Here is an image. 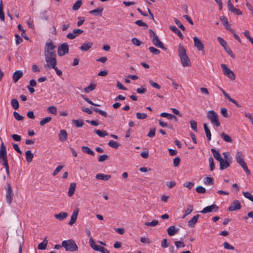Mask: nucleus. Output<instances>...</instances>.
Returning <instances> with one entry per match:
<instances>
[{"label":"nucleus","instance_id":"obj_41","mask_svg":"<svg viewBox=\"0 0 253 253\" xmlns=\"http://www.w3.org/2000/svg\"><path fill=\"white\" fill-rule=\"evenodd\" d=\"M0 19L2 21H4L5 19L4 13L3 11L2 3L1 0L0 1Z\"/></svg>","mask_w":253,"mask_h":253},{"label":"nucleus","instance_id":"obj_53","mask_svg":"<svg viewBox=\"0 0 253 253\" xmlns=\"http://www.w3.org/2000/svg\"><path fill=\"white\" fill-rule=\"evenodd\" d=\"M244 196L253 202V196L249 192H243Z\"/></svg>","mask_w":253,"mask_h":253},{"label":"nucleus","instance_id":"obj_46","mask_svg":"<svg viewBox=\"0 0 253 253\" xmlns=\"http://www.w3.org/2000/svg\"><path fill=\"white\" fill-rule=\"evenodd\" d=\"M159 223V222L157 220H153L151 222H146L145 223V225L147 226H155L157 225H158Z\"/></svg>","mask_w":253,"mask_h":253},{"label":"nucleus","instance_id":"obj_1","mask_svg":"<svg viewBox=\"0 0 253 253\" xmlns=\"http://www.w3.org/2000/svg\"><path fill=\"white\" fill-rule=\"evenodd\" d=\"M178 54L183 67H190L191 65V61L187 55L186 49L181 44L178 47Z\"/></svg>","mask_w":253,"mask_h":253},{"label":"nucleus","instance_id":"obj_13","mask_svg":"<svg viewBox=\"0 0 253 253\" xmlns=\"http://www.w3.org/2000/svg\"><path fill=\"white\" fill-rule=\"evenodd\" d=\"M152 42L154 45L158 48H161L165 50L167 48L164 45L163 42L160 40L158 36H155L152 39Z\"/></svg>","mask_w":253,"mask_h":253},{"label":"nucleus","instance_id":"obj_51","mask_svg":"<svg viewBox=\"0 0 253 253\" xmlns=\"http://www.w3.org/2000/svg\"><path fill=\"white\" fill-rule=\"evenodd\" d=\"M190 124L191 125V127L193 129V130L197 132V122L195 121L192 120L190 122Z\"/></svg>","mask_w":253,"mask_h":253},{"label":"nucleus","instance_id":"obj_40","mask_svg":"<svg viewBox=\"0 0 253 253\" xmlns=\"http://www.w3.org/2000/svg\"><path fill=\"white\" fill-rule=\"evenodd\" d=\"M82 4V0H77L73 5V9L74 10H78Z\"/></svg>","mask_w":253,"mask_h":253},{"label":"nucleus","instance_id":"obj_52","mask_svg":"<svg viewBox=\"0 0 253 253\" xmlns=\"http://www.w3.org/2000/svg\"><path fill=\"white\" fill-rule=\"evenodd\" d=\"M136 117L138 119L143 120L147 118V115L145 113H137L136 114Z\"/></svg>","mask_w":253,"mask_h":253},{"label":"nucleus","instance_id":"obj_9","mask_svg":"<svg viewBox=\"0 0 253 253\" xmlns=\"http://www.w3.org/2000/svg\"><path fill=\"white\" fill-rule=\"evenodd\" d=\"M69 52V46L67 42H64L59 45L58 48V55L62 56Z\"/></svg>","mask_w":253,"mask_h":253},{"label":"nucleus","instance_id":"obj_27","mask_svg":"<svg viewBox=\"0 0 253 253\" xmlns=\"http://www.w3.org/2000/svg\"><path fill=\"white\" fill-rule=\"evenodd\" d=\"M103 10V8L102 7L97 8L95 9L92 10L90 11L89 13L94 15H98L101 16L102 12Z\"/></svg>","mask_w":253,"mask_h":253},{"label":"nucleus","instance_id":"obj_18","mask_svg":"<svg viewBox=\"0 0 253 253\" xmlns=\"http://www.w3.org/2000/svg\"><path fill=\"white\" fill-rule=\"evenodd\" d=\"M59 139L61 142H64L67 140L68 133L65 130H61L59 134Z\"/></svg>","mask_w":253,"mask_h":253},{"label":"nucleus","instance_id":"obj_28","mask_svg":"<svg viewBox=\"0 0 253 253\" xmlns=\"http://www.w3.org/2000/svg\"><path fill=\"white\" fill-rule=\"evenodd\" d=\"M81 149L84 153H86L93 156L95 155L94 152L87 146H82Z\"/></svg>","mask_w":253,"mask_h":253},{"label":"nucleus","instance_id":"obj_22","mask_svg":"<svg viewBox=\"0 0 253 253\" xmlns=\"http://www.w3.org/2000/svg\"><path fill=\"white\" fill-rule=\"evenodd\" d=\"M169 29L173 32L175 34H177V36L181 39L183 40L184 37L182 34L180 30H179L177 27L175 26H171L169 27Z\"/></svg>","mask_w":253,"mask_h":253},{"label":"nucleus","instance_id":"obj_35","mask_svg":"<svg viewBox=\"0 0 253 253\" xmlns=\"http://www.w3.org/2000/svg\"><path fill=\"white\" fill-rule=\"evenodd\" d=\"M96 84H90L88 86L84 88V91L86 93H89L90 91L94 90L95 88Z\"/></svg>","mask_w":253,"mask_h":253},{"label":"nucleus","instance_id":"obj_37","mask_svg":"<svg viewBox=\"0 0 253 253\" xmlns=\"http://www.w3.org/2000/svg\"><path fill=\"white\" fill-rule=\"evenodd\" d=\"M108 145L115 149H118L120 144L114 140H110L108 143Z\"/></svg>","mask_w":253,"mask_h":253},{"label":"nucleus","instance_id":"obj_38","mask_svg":"<svg viewBox=\"0 0 253 253\" xmlns=\"http://www.w3.org/2000/svg\"><path fill=\"white\" fill-rule=\"evenodd\" d=\"M221 137L223 138V139L227 142H231L232 141V139L228 134L225 133L224 132H222L221 134Z\"/></svg>","mask_w":253,"mask_h":253},{"label":"nucleus","instance_id":"obj_44","mask_svg":"<svg viewBox=\"0 0 253 253\" xmlns=\"http://www.w3.org/2000/svg\"><path fill=\"white\" fill-rule=\"evenodd\" d=\"M149 50L152 53H153L155 55H158L161 52V51L159 49H158L156 48L153 47V46L149 47Z\"/></svg>","mask_w":253,"mask_h":253},{"label":"nucleus","instance_id":"obj_30","mask_svg":"<svg viewBox=\"0 0 253 253\" xmlns=\"http://www.w3.org/2000/svg\"><path fill=\"white\" fill-rule=\"evenodd\" d=\"M26 155V161L28 163H30L32 162L33 158L34 157L33 154L32 153L31 150H28L25 153Z\"/></svg>","mask_w":253,"mask_h":253},{"label":"nucleus","instance_id":"obj_29","mask_svg":"<svg viewBox=\"0 0 253 253\" xmlns=\"http://www.w3.org/2000/svg\"><path fill=\"white\" fill-rule=\"evenodd\" d=\"M67 216L68 213L65 212H61L55 215V218L59 220H62Z\"/></svg>","mask_w":253,"mask_h":253},{"label":"nucleus","instance_id":"obj_50","mask_svg":"<svg viewBox=\"0 0 253 253\" xmlns=\"http://www.w3.org/2000/svg\"><path fill=\"white\" fill-rule=\"evenodd\" d=\"M81 96L82 97L85 101H86L87 103H88L89 104H91L92 105H93V106H99L100 105H98V104H95L92 101H91L90 100H89L87 97H86L84 95H83L82 94L81 95Z\"/></svg>","mask_w":253,"mask_h":253},{"label":"nucleus","instance_id":"obj_8","mask_svg":"<svg viewBox=\"0 0 253 253\" xmlns=\"http://www.w3.org/2000/svg\"><path fill=\"white\" fill-rule=\"evenodd\" d=\"M221 67L223 71V74L225 76L229 78L231 80L233 81L235 79V76L234 72L228 68L226 65L222 64Z\"/></svg>","mask_w":253,"mask_h":253},{"label":"nucleus","instance_id":"obj_4","mask_svg":"<svg viewBox=\"0 0 253 253\" xmlns=\"http://www.w3.org/2000/svg\"><path fill=\"white\" fill-rule=\"evenodd\" d=\"M0 163L3 167L8 165L6 148L3 142L1 143L0 147Z\"/></svg>","mask_w":253,"mask_h":253},{"label":"nucleus","instance_id":"obj_45","mask_svg":"<svg viewBox=\"0 0 253 253\" xmlns=\"http://www.w3.org/2000/svg\"><path fill=\"white\" fill-rule=\"evenodd\" d=\"M47 112L51 114L56 115L57 114V109L54 106H50L47 108Z\"/></svg>","mask_w":253,"mask_h":253},{"label":"nucleus","instance_id":"obj_59","mask_svg":"<svg viewBox=\"0 0 253 253\" xmlns=\"http://www.w3.org/2000/svg\"><path fill=\"white\" fill-rule=\"evenodd\" d=\"M13 116L17 120V121H22L23 120L24 117L20 115L18 113L16 112H14L13 113Z\"/></svg>","mask_w":253,"mask_h":253},{"label":"nucleus","instance_id":"obj_61","mask_svg":"<svg viewBox=\"0 0 253 253\" xmlns=\"http://www.w3.org/2000/svg\"><path fill=\"white\" fill-rule=\"evenodd\" d=\"M156 129L155 128H151L147 134V136L150 137H153L155 135Z\"/></svg>","mask_w":253,"mask_h":253},{"label":"nucleus","instance_id":"obj_2","mask_svg":"<svg viewBox=\"0 0 253 253\" xmlns=\"http://www.w3.org/2000/svg\"><path fill=\"white\" fill-rule=\"evenodd\" d=\"M244 156L242 152L239 151L236 154L235 159L238 164L243 168L247 175L251 174V171L248 168L247 164L244 161Z\"/></svg>","mask_w":253,"mask_h":253},{"label":"nucleus","instance_id":"obj_21","mask_svg":"<svg viewBox=\"0 0 253 253\" xmlns=\"http://www.w3.org/2000/svg\"><path fill=\"white\" fill-rule=\"evenodd\" d=\"M178 231V229L176 228L175 226H171L167 229L168 234L169 236L174 235Z\"/></svg>","mask_w":253,"mask_h":253},{"label":"nucleus","instance_id":"obj_56","mask_svg":"<svg viewBox=\"0 0 253 253\" xmlns=\"http://www.w3.org/2000/svg\"><path fill=\"white\" fill-rule=\"evenodd\" d=\"M79 212V209L77 208L76 210H74L71 218L76 221Z\"/></svg>","mask_w":253,"mask_h":253},{"label":"nucleus","instance_id":"obj_24","mask_svg":"<svg viewBox=\"0 0 253 253\" xmlns=\"http://www.w3.org/2000/svg\"><path fill=\"white\" fill-rule=\"evenodd\" d=\"M76 188V184L74 182L71 183L70 185L68 191V196L72 197L75 193V189Z\"/></svg>","mask_w":253,"mask_h":253},{"label":"nucleus","instance_id":"obj_26","mask_svg":"<svg viewBox=\"0 0 253 253\" xmlns=\"http://www.w3.org/2000/svg\"><path fill=\"white\" fill-rule=\"evenodd\" d=\"M48 243V241L47 240V238L45 237L43 241L39 244L38 246V249L40 250H43L46 249L47 244Z\"/></svg>","mask_w":253,"mask_h":253},{"label":"nucleus","instance_id":"obj_57","mask_svg":"<svg viewBox=\"0 0 253 253\" xmlns=\"http://www.w3.org/2000/svg\"><path fill=\"white\" fill-rule=\"evenodd\" d=\"M217 39L218 42L224 48V47L227 45L226 42L225 40H224L222 38L218 37Z\"/></svg>","mask_w":253,"mask_h":253},{"label":"nucleus","instance_id":"obj_12","mask_svg":"<svg viewBox=\"0 0 253 253\" xmlns=\"http://www.w3.org/2000/svg\"><path fill=\"white\" fill-rule=\"evenodd\" d=\"M242 208V206L241 205L240 202L237 200H234L232 203L231 205L228 207V211H234L237 210H239Z\"/></svg>","mask_w":253,"mask_h":253},{"label":"nucleus","instance_id":"obj_32","mask_svg":"<svg viewBox=\"0 0 253 253\" xmlns=\"http://www.w3.org/2000/svg\"><path fill=\"white\" fill-rule=\"evenodd\" d=\"M219 163H220L219 169L221 170L224 169L230 166L229 164H228L227 161H225V160L224 161L223 159H222V160L221 161H220Z\"/></svg>","mask_w":253,"mask_h":253},{"label":"nucleus","instance_id":"obj_20","mask_svg":"<svg viewBox=\"0 0 253 253\" xmlns=\"http://www.w3.org/2000/svg\"><path fill=\"white\" fill-rule=\"evenodd\" d=\"M199 216V214L193 216V218L188 222V226L191 228L194 227Z\"/></svg>","mask_w":253,"mask_h":253},{"label":"nucleus","instance_id":"obj_47","mask_svg":"<svg viewBox=\"0 0 253 253\" xmlns=\"http://www.w3.org/2000/svg\"><path fill=\"white\" fill-rule=\"evenodd\" d=\"M174 22L177 26L180 28L183 31H185L186 29L185 27L181 24V22L177 19L174 18Z\"/></svg>","mask_w":253,"mask_h":253},{"label":"nucleus","instance_id":"obj_23","mask_svg":"<svg viewBox=\"0 0 253 253\" xmlns=\"http://www.w3.org/2000/svg\"><path fill=\"white\" fill-rule=\"evenodd\" d=\"M219 19H220V20L221 21V22L223 24V25L226 28V29L229 30V29L231 28L230 27V25L228 21L227 18L224 16H221L220 17Z\"/></svg>","mask_w":253,"mask_h":253},{"label":"nucleus","instance_id":"obj_58","mask_svg":"<svg viewBox=\"0 0 253 253\" xmlns=\"http://www.w3.org/2000/svg\"><path fill=\"white\" fill-rule=\"evenodd\" d=\"M131 42L132 43L136 45V46H139L141 45L142 42L139 41L138 39H137L136 38H133L131 39Z\"/></svg>","mask_w":253,"mask_h":253},{"label":"nucleus","instance_id":"obj_14","mask_svg":"<svg viewBox=\"0 0 253 253\" xmlns=\"http://www.w3.org/2000/svg\"><path fill=\"white\" fill-rule=\"evenodd\" d=\"M83 32L84 31L80 29H74L73 30V33H68L66 37L69 39L73 40L75 39L77 36L82 34Z\"/></svg>","mask_w":253,"mask_h":253},{"label":"nucleus","instance_id":"obj_33","mask_svg":"<svg viewBox=\"0 0 253 253\" xmlns=\"http://www.w3.org/2000/svg\"><path fill=\"white\" fill-rule=\"evenodd\" d=\"M94 132L97 134L99 136L103 137L108 134V132L106 131H101L100 130L95 129L94 130Z\"/></svg>","mask_w":253,"mask_h":253},{"label":"nucleus","instance_id":"obj_25","mask_svg":"<svg viewBox=\"0 0 253 253\" xmlns=\"http://www.w3.org/2000/svg\"><path fill=\"white\" fill-rule=\"evenodd\" d=\"M211 151L213 154L214 158L218 161L220 162L222 160L220 153L217 151L215 149H211Z\"/></svg>","mask_w":253,"mask_h":253},{"label":"nucleus","instance_id":"obj_36","mask_svg":"<svg viewBox=\"0 0 253 253\" xmlns=\"http://www.w3.org/2000/svg\"><path fill=\"white\" fill-rule=\"evenodd\" d=\"M11 105L15 110L18 109L19 105L18 100L16 99H12L11 101Z\"/></svg>","mask_w":253,"mask_h":253},{"label":"nucleus","instance_id":"obj_3","mask_svg":"<svg viewBox=\"0 0 253 253\" xmlns=\"http://www.w3.org/2000/svg\"><path fill=\"white\" fill-rule=\"evenodd\" d=\"M62 246L64 247L65 251L67 252H75L78 249V246L75 241L72 239L62 241Z\"/></svg>","mask_w":253,"mask_h":253},{"label":"nucleus","instance_id":"obj_54","mask_svg":"<svg viewBox=\"0 0 253 253\" xmlns=\"http://www.w3.org/2000/svg\"><path fill=\"white\" fill-rule=\"evenodd\" d=\"M196 190L197 192L200 193V194L204 193L206 191V189L204 187H203L200 185L196 187Z\"/></svg>","mask_w":253,"mask_h":253},{"label":"nucleus","instance_id":"obj_62","mask_svg":"<svg viewBox=\"0 0 253 253\" xmlns=\"http://www.w3.org/2000/svg\"><path fill=\"white\" fill-rule=\"evenodd\" d=\"M223 246L225 249L234 250L235 249L233 246L230 245L228 243L226 242L223 243Z\"/></svg>","mask_w":253,"mask_h":253},{"label":"nucleus","instance_id":"obj_17","mask_svg":"<svg viewBox=\"0 0 253 253\" xmlns=\"http://www.w3.org/2000/svg\"><path fill=\"white\" fill-rule=\"evenodd\" d=\"M23 72L20 70L15 71L12 76V80L13 82L16 83L22 77Z\"/></svg>","mask_w":253,"mask_h":253},{"label":"nucleus","instance_id":"obj_6","mask_svg":"<svg viewBox=\"0 0 253 253\" xmlns=\"http://www.w3.org/2000/svg\"><path fill=\"white\" fill-rule=\"evenodd\" d=\"M207 118L211 121L213 125L216 126H220V123L218 118V115L214 111H209L207 113Z\"/></svg>","mask_w":253,"mask_h":253},{"label":"nucleus","instance_id":"obj_42","mask_svg":"<svg viewBox=\"0 0 253 253\" xmlns=\"http://www.w3.org/2000/svg\"><path fill=\"white\" fill-rule=\"evenodd\" d=\"M135 23L139 26L144 27L145 29H147L148 27V25L141 20H138L136 21Z\"/></svg>","mask_w":253,"mask_h":253},{"label":"nucleus","instance_id":"obj_49","mask_svg":"<svg viewBox=\"0 0 253 253\" xmlns=\"http://www.w3.org/2000/svg\"><path fill=\"white\" fill-rule=\"evenodd\" d=\"M224 48L230 56L233 58L235 57L234 54L233 53L231 49L228 45L224 47Z\"/></svg>","mask_w":253,"mask_h":253},{"label":"nucleus","instance_id":"obj_64","mask_svg":"<svg viewBox=\"0 0 253 253\" xmlns=\"http://www.w3.org/2000/svg\"><path fill=\"white\" fill-rule=\"evenodd\" d=\"M194 184L191 182H186L184 183L183 186L188 188L189 189H191L193 187Z\"/></svg>","mask_w":253,"mask_h":253},{"label":"nucleus","instance_id":"obj_60","mask_svg":"<svg viewBox=\"0 0 253 253\" xmlns=\"http://www.w3.org/2000/svg\"><path fill=\"white\" fill-rule=\"evenodd\" d=\"M108 156L107 155L104 154L100 156L98 159V161L99 162H102L107 160L108 159Z\"/></svg>","mask_w":253,"mask_h":253},{"label":"nucleus","instance_id":"obj_63","mask_svg":"<svg viewBox=\"0 0 253 253\" xmlns=\"http://www.w3.org/2000/svg\"><path fill=\"white\" fill-rule=\"evenodd\" d=\"M176 184V182L174 181H167L166 182V185L169 188H172Z\"/></svg>","mask_w":253,"mask_h":253},{"label":"nucleus","instance_id":"obj_10","mask_svg":"<svg viewBox=\"0 0 253 253\" xmlns=\"http://www.w3.org/2000/svg\"><path fill=\"white\" fill-rule=\"evenodd\" d=\"M193 41L195 47H196L198 51H202V54L205 55V52L204 50V46L201 40L199 39L197 37H195L193 38Z\"/></svg>","mask_w":253,"mask_h":253},{"label":"nucleus","instance_id":"obj_39","mask_svg":"<svg viewBox=\"0 0 253 253\" xmlns=\"http://www.w3.org/2000/svg\"><path fill=\"white\" fill-rule=\"evenodd\" d=\"M72 123L78 127H82L84 124L82 120H73Z\"/></svg>","mask_w":253,"mask_h":253},{"label":"nucleus","instance_id":"obj_43","mask_svg":"<svg viewBox=\"0 0 253 253\" xmlns=\"http://www.w3.org/2000/svg\"><path fill=\"white\" fill-rule=\"evenodd\" d=\"M204 183L206 185H213L214 183L213 179L210 177H207L204 179Z\"/></svg>","mask_w":253,"mask_h":253},{"label":"nucleus","instance_id":"obj_7","mask_svg":"<svg viewBox=\"0 0 253 253\" xmlns=\"http://www.w3.org/2000/svg\"><path fill=\"white\" fill-rule=\"evenodd\" d=\"M55 48V46L53 44V42L51 40H49L45 43V47L44 49V55H50L52 54L53 55L54 54H56L55 51L54 50Z\"/></svg>","mask_w":253,"mask_h":253},{"label":"nucleus","instance_id":"obj_31","mask_svg":"<svg viewBox=\"0 0 253 253\" xmlns=\"http://www.w3.org/2000/svg\"><path fill=\"white\" fill-rule=\"evenodd\" d=\"M203 126H204V130H205V133L206 134V136H207L208 140H211V135L210 130L208 128L207 125L206 124H205V123L204 124Z\"/></svg>","mask_w":253,"mask_h":253},{"label":"nucleus","instance_id":"obj_34","mask_svg":"<svg viewBox=\"0 0 253 253\" xmlns=\"http://www.w3.org/2000/svg\"><path fill=\"white\" fill-rule=\"evenodd\" d=\"M91 109L95 112L98 113L99 114H100L101 115H102L105 117H107V114L105 111L101 110L97 108L91 107Z\"/></svg>","mask_w":253,"mask_h":253},{"label":"nucleus","instance_id":"obj_48","mask_svg":"<svg viewBox=\"0 0 253 253\" xmlns=\"http://www.w3.org/2000/svg\"><path fill=\"white\" fill-rule=\"evenodd\" d=\"M51 120V117H46L42 119L40 122L41 126H42Z\"/></svg>","mask_w":253,"mask_h":253},{"label":"nucleus","instance_id":"obj_5","mask_svg":"<svg viewBox=\"0 0 253 253\" xmlns=\"http://www.w3.org/2000/svg\"><path fill=\"white\" fill-rule=\"evenodd\" d=\"M44 56L47 67L49 69L54 68L57 65L56 54H54V55L47 54Z\"/></svg>","mask_w":253,"mask_h":253},{"label":"nucleus","instance_id":"obj_19","mask_svg":"<svg viewBox=\"0 0 253 253\" xmlns=\"http://www.w3.org/2000/svg\"><path fill=\"white\" fill-rule=\"evenodd\" d=\"M110 175L104 174L103 173H98L95 175V178L98 180H102L104 181H108L111 178Z\"/></svg>","mask_w":253,"mask_h":253},{"label":"nucleus","instance_id":"obj_16","mask_svg":"<svg viewBox=\"0 0 253 253\" xmlns=\"http://www.w3.org/2000/svg\"><path fill=\"white\" fill-rule=\"evenodd\" d=\"M93 44V42H85L82 44L80 49L82 51H87L92 47Z\"/></svg>","mask_w":253,"mask_h":253},{"label":"nucleus","instance_id":"obj_15","mask_svg":"<svg viewBox=\"0 0 253 253\" xmlns=\"http://www.w3.org/2000/svg\"><path fill=\"white\" fill-rule=\"evenodd\" d=\"M218 210V207L216 205L212 204L211 206L206 207L204 208L201 211V213H206L208 212H211L212 211H216Z\"/></svg>","mask_w":253,"mask_h":253},{"label":"nucleus","instance_id":"obj_11","mask_svg":"<svg viewBox=\"0 0 253 253\" xmlns=\"http://www.w3.org/2000/svg\"><path fill=\"white\" fill-rule=\"evenodd\" d=\"M6 200L9 205H11L13 199V192L11 186L9 183L7 184V187L6 189Z\"/></svg>","mask_w":253,"mask_h":253},{"label":"nucleus","instance_id":"obj_55","mask_svg":"<svg viewBox=\"0 0 253 253\" xmlns=\"http://www.w3.org/2000/svg\"><path fill=\"white\" fill-rule=\"evenodd\" d=\"M209 162L210 164V170L212 171L214 168V164L213 162V159L212 157H210L209 159Z\"/></svg>","mask_w":253,"mask_h":253}]
</instances>
